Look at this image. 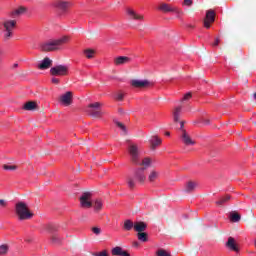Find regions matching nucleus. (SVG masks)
I'll return each mask as SVG.
<instances>
[{
	"instance_id": "obj_48",
	"label": "nucleus",
	"mask_w": 256,
	"mask_h": 256,
	"mask_svg": "<svg viewBox=\"0 0 256 256\" xmlns=\"http://www.w3.org/2000/svg\"><path fill=\"white\" fill-rule=\"evenodd\" d=\"M120 256H131V254H129V252L127 251H122V253L120 254Z\"/></svg>"
},
{
	"instance_id": "obj_23",
	"label": "nucleus",
	"mask_w": 256,
	"mask_h": 256,
	"mask_svg": "<svg viewBox=\"0 0 256 256\" xmlns=\"http://www.w3.org/2000/svg\"><path fill=\"white\" fill-rule=\"evenodd\" d=\"M23 109L25 111H35V109H37V103L33 101L27 102L24 104Z\"/></svg>"
},
{
	"instance_id": "obj_13",
	"label": "nucleus",
	"mask_w": 256,
	"mask_h": 256,
	"mask_svg": "<svg viewBox=\"0 0 256 256\" xmlns=\"http://www.w3.org/2000/svg\"><path fill=\"white\" fill-rule=\"evenodd\" d=\"M159 9L160 11H163V13H177L178 11L177 7L167 3L160 4Z\"/></svg>"
},
{
	"instance_id": "obj_19",
	"label": "nucleus",
	"mask_w": 256,
	"mask_h": 256,
	"mask_svg": "<svg viewBox=\"0 0 256 256\" xmlns=\"http://www.w3.org/2000/svg\"><path fill=\"white\" fill-rule=\"evenodd\" d=\"M150 141V148L152 151H155L159 145H161V139L157 136H152V138L149 140Z\"/></svg>"
},
{
	"instance_id": "obj_15",
	"label": "nucleus",
	"mask_w": 256,
	"mask_h": 256,
	"mask_svg": "<svg viewBox=\"0 0 256 256\" xmlns=\"http://www.w3.org/2000/svg\"><path fill=\"white\" fill-rule=\"evenodd\" d=\"M226 247L230 249V251H235L236 253L239 252V247H237V243L235 242V238L229 237L228 241L226 242Z\"/></svg>"
},
{
	"instance_id": "obj_17",
	"label": "nucleus",
	"mask_w": 256,
	"mask_h": 256,
	"mask_svg": "<svg viewBox=\"0 0 256 256\" xmlns=\"http://www.w3.org/2000/svg\"><path fill=\"white\" fill-rule=\"evenodd\" d=\"M147 230V223L139 221L134 223V231L143 233Z\"/></svg>"
},
{
	"instance_id": "obj_31",
	"label": "nucleus",
	"mask_w": 256,
	"mask_h": 256,
	"mask_svg": "<svg viewBox=\"0 0 256 256\" xmlns=\"http://www.w3.org/2000/svg\"><path fill=\"white\" fill-rule=\"evenodd\" d=\"M123 248L119 247V246H116L112 249L111 253L112 255L114 256H121V254L123 253Z\"/></svg>"
},
{
	"instance_id": "obj_5",
	"label": "nucleus",
	"mask_w": 256,
	"mask_h": 256,
	"mask_svg": "<svg viewBox=\"0 0 256 256\" xmlns=\"http://www.w3.org/2000/svg\"><path fill=\"white\" fill-rule=\"evenodd\" d=\"M50 75L53 77H65L69 75V67L65 65H57L50 69Z\"/></svg>"
},
{
	"instance_id": "obj_39",
	"label": "nucleus",
	"mask_w": 256,
	"mask_h": 256,
	"mask_svg": "<svg viewBox=\"0 0 256 256\" xmlns=\"http://www.w3.org/2000/svg\"><path fill=\"white\" fill-rule=\"evenodd\" d=\"M125 95L123 93H117L115 96H114V99H116V101H123Z\"/></svg>"
},
{
	"instance_id": "obj_35",
	"label": "nucleus",
	"mask_w": 256,
	"mask_h": 256,
	"mask_svg": "<svg viewBox=\"0 0 256 256\" xmlns=\"http://www.w3.org/2000/svg\"><path fill=\"white\" fill-rule=\"evenodd\" d=\"M127 183H128V187L130 189H134L135 188V180L133 178L129 177L127 179Z\"/></svg>"
},
{
	"instance_id": "obj_18",
	"label": "nucleus",
	"mask_w": 256,
	"mask_h": 256,
	"mask_svg": "<svg viewBox=\"0 0 256 256\" xmlns=\"http://www.w3.org/2000/svg\"><path fill=\"white\" fill-rule=\"evenodd\" d=\"M131 61V58L127 56H119L114 59L115 65H127Z\"/></svg>"
},
{
	"instance_id": "obj_43",
	"label": "nucleus",
	"mask_w": 256,
	"mask_h": 256,
	"mask_svg": "<svg viewBox=\"0 0 256 256\" xmlns=\"http://www.w3.org/2000/svg\"><path fill=\"white\" fill-rule=\"evenodd\" d=\"M94 256H109V253H107V250H103L101 252L94 254Z\"/></svg>"
},
{
	"instance_id": "obj_41",
	"label": "nucleus",
	"mask_w": 256,
	"mask_h": 256,
	"mask_svg": "<svg viewBox=\"0 0 256 256\" xmlns=\"http://www.w3.org/2000/svg\"><path fill=\"white\" fill-rule=\"evenodd\" d=\"M51 241H52V243H60L61 239L59 238V236L53 235L51 237Z\"/></svg>"
},
{
	"instance_id": "obj_12",
	"label": "nucleus",
	"mask_w": 256,
	"mask_h": 256,
	"mask_svg": "<svg viewBox=\"0 0 256 256\" xmlns=\"http://www.w3.org/2000/svg\"><path fill=\"white\" fill-rule=\"evenodd\" d=\"M60 103L65 105L66 107H69L71 103H73V92L68 91L59 98Z\"/></svg>"
},
{
	"instance_id": "obj_21",
	"label": "nucleus",
	"mask_w": 256,
	"mask_h": 256,
	"mask_svg": "<svg viewBox=\"0 0 256 256\" xmlns=\"http://www.w3.org/2000/svg\"><path fill=\"white\" fill-rule=\"evenodd\" d=\"M197 189V182L189 181L184 188L185 193H193Z\"/></svg>"
},
{
	"instance_id": "obj_50",
	"label": "nucleus",
	"mask_w": 256,
	"mask_h": 256,
	"mask_svg": "<svg viewBox=\"0 0 256 256\" xmlns=\"http://www.w3.org/2000/svg\"><path fill=\"white\" fill-rule=\"evenodd\" d=\"M2 56H3V52L0 51V65H1V63H3V58H2Z\"/></svg>"
},
{
	"instance_id": "obj_37",
	"label": "nucleus",
	"mask_w": 256,
	"mask_h": 256,
	"mask_svg": "<svg viewBox=\"0 0 256 256\" xmlns=\"http://www.w3.org/2000/svg\"><path fill=\"white\" fill-rule=\"evenodd\" d=\"M157 256H171V254H169L167 251L160 249L156 252Z\"/></svg>"
},
{
	"instance_id": "obj_25",
	"label": "nucleus",
	"mask_w": 256,
	"mask_h": 256,
	"mask_svg": "<svg viewBox=\"0 0 256 256\" xmlns=\"http://www.w3.org/2000/svg\"><path fill=\"white\" fill-rule=\"evenodd\" d=\"M123 229L124 231H131V229H135V223H133V221L130 219H127L124 221Z\"/></svg>"
},
{
	"instance_id": "obj_45",
	"label": "nucleus",
	"mask_w": 256,
	"mask_h": 256,
	"mask_svg": "<svg viewBox=\"0 0 256 256\" xmlns=\"http://www.w3.org/2000/svg\"><path fill=\"white\" fill-rule=\"evenodd\" d=\"M184 5L191 7L193 5V1L192 0H184Z\"/></svg>"
},
{
	"instance_id": "obj_38",
	"label": "nucleus",
	"mask_w": 256,
	"mask_h": 256,
	"mask_svg": "<svg viewBox=\"0 0 256 256\" xmlns=\"http://www.w3.org/2000/svg\"><path fill=\"white\" fill-rule=\"evenodd\" d=\"M141 165H144V167H149L151 165V159L150 158H144Z\"/></svg>"
},
{
	"instance_id": "obj_11",
	"label": "nucleus",
	"mask_w": 256,
	"mask_h": 256,
	"mask_svg": "<svg viewBox=\"0 0 256 256\" xmlns=\"http://www.w3.org/2000/svg\"><path fill=\"white\" fill-rule=\"evenodd\" d=\"M211 23H215V11L208 10L206 12V18L204 19V27L209 29L211 27Z\"/></svg>"
},
{
	"instance_id": "obj_28",
	"label": "nucleus",
	"mask_w": 256,
	"mask_h": 256,
	"mask_svg": "<svg viewBox=\"0 0 256 256\" xmlns=\"http://www.w3.org/2000/svg\"><path fill=\"white\" fill-rule=\"evenodd\" d=\"M138 241L142 243H147L149 241V235L146 232H138L137 233Z\"/></svg>"
},
{
	"instance_id": "obj_1",
	"label": "nucleus",
	"mask_w": 256,
	"mask_h": 256,
	"mask_svg": "<svg viewBox=\"0 0 256 256\" xmlns=\"http://www.w3.org/2000/svg\"><path fill=\"white\" fill-rule=\"evenodd\" d=\"M67 43H69V38L67 36H63L59 39L42 44L41 49L45 52L59 51V49H61Z\"/></svg>"
},
{
	"instance_id": "obj_7",
	"label": "nucleus",
	"mask_w": 256,
	"mask_h": 256,
	"mask_svg": "<svg viewBox=\"0 0 256 256\" xmlns=\"http://www.w3.org/2000/svg\"><path fill=\"white\" fill-rule=\"evenodd\" d=\"M91 195V192H84L80 197V205L84 209L93 207V202H91Z\"/></svg>"
},
{
	"instance_id": "obj_14",
	"label": "nucleus",
	"mask_w": 256,
	"mask_h": 256,
	"mask_svg": "<svg viewBox=\"0 0 256 256\" xmlns=\"http://www.w3.org/2000/svg\"><path fill=\"white\" fill-rule=\"evenodd\" d=\"M54 7H57V9H60V11L65 12L67 9H69V7H71V2L59 0L54 3Z\"/></svg>"
},
{
	"instance_id": "obj_33",
	"label": "nucleus",
	"mask_w": 256,
	"mask_h": 256,
	"mask_svg": "<svg viewBox=\"0 0 256 256\" xmlns=\"http://www.w3.org/2000/svg\"><path fill=\"white\" fill-rule=\"evenodd\" d=\"M9 251V246L3 244L0 246V255H7Z\"/></svg>"
},
{
	"instance_id": "obj_40",
	"label": "nucleus",
	"mask_w": 256,
	"mask_h": 256,
	"mask_svg": "<svg viewBox=\"0 0 256 256\" xmlns=\"http://www.w3.org/2000/svg\"><path fill=\"white\" fill-rule=\"evenodd\" d=\"M47 229L50 231V233H54V231H57V226L50 224L47 226Z\"/></svg>"
},
{
	"instance_id": "obj_34",
	"label": "nucleus",
	"mask_w": 256,
	"mask_h": 256,
	"mask_svg": "<svg viewBox=\"0 0 256 256\" xmlns=\"http://www.w3.org/2000/svg\"><path fill=\"white\" fill-rule=\"evenodd\" d=\"M117 127L123 131V135H127V127H125L124 123L116 122Z\"/></svg>"
},
{
	"instance_id": "obj_30",
	"label": "nucleus",
	"mask_w": 256,
	"mask_h": 256,
	"mask_svg": "<svg viewBox=\"0 0 256 256\" xmlns=\"http://www.w3.org/2000/svg\"><path fill=\"white\" fill-rule=\"evenodd\" d=\"M93 207L95 211H101V209H103V201L99 199L95 200V202L93 203Z\"/></svg>"
},
{
	"instance_id": "obj_49",
	"label": "nucleus",
	"mask_w": 256,
	"mask_h": 256,
	"mask_svg": "<svg viewBox=\"0 0 256 256\" xmlns=\"http://www.w3.org/2000/svg\"><path fill=\"white\" fill-rule=\"evenodd\" d=\"M52 83H55V85H58L59 79L58 78H53L52 79Z\"/></svg>"
},
{
	"instance_id": "obj_27",
	"label": "nucleus",
	"mask_w": 256,
	"mask_h": 256,
	"mask_svg": "<svg viewBox=\"0 0 256 256\" xmlns=\"http://www.w3.org/2000/svg\"><path fill=\"white\" fill-rule=\"evenodd\" d=\"M181 106H178L173 111L174 123H179V117L181 116Z\"/></svg>"
},
{
	"instance_id": "obj_20",
	"label": "nucleus",
	"mask_w": 256,
	"mask_h": 256,
	"mask_svg": "<svg viewBox=\"0 0 256 256\" xmlns=\"http://www.w3.org/2000/svg\"><path fill=\"white\" fill-rule=\"evenodd\" d=\"M27 12V8L25 6H20L16 10L11 12V17H19L24 15Z\"/></svg>"
},
{
	"instance_id": "obj_3",
	"label": "nucleus",
	"mask_w": 256,
	"mask_h": 256,
	"mask_svg": "<svg viewBox=\"0 0 256 256\" xmlns=\"http://www.w3.org/2000/svg\"><path fill=\"white\" fill-rule=\"evenodd\" d=\"M101 107H103V104H101V102L91 103L87 106L86 113H88V115H90L91 117H102L103 112L101 111Z\"/></svg>"
},
{
	"instance_id": "obj_53",
	"label": "nucleus",
	"mask_w": 256,
	"mask_h": 256,
	"mask_svg": "<svg viewBox=\"0 0 256 256\" xmlns=\"http://www.w3.org/2000/svg\"><path fill=\"white\" fill-rule=\"evenodd\" d=\"M14 67H19V64H14Z\"/></svg>"
},
{
	"instance_id": "obj_54",
	"label": "nucleus",
	"mask_w": 256,
	"mask_h": 256,
	"mask_svg": "<svg viewBox=\"0 0 256 256\" xmlns=\"http://www.w3.org/2000/svg\"><path fill=\"white\" fill-rule=\"evenodd\" d=\"M134 245L137 247V245H139V243L135 242Z\"/></svg>"
},
{
	"instance_id": "obj_42",
	"label": "nucleus",
	"mask_w": 256,
	"mask_h": 256,
	"mask_svg": "<svg viewBox=\"0 0 256 256\" xmlns=\"http://www.w3.org/2000/svg\"><path fill=\"white\" fill-rule=\"evenodd\" d=\"M92 232H93L95 235H101V228H99V227H93V228H92Z\"/></svg>"
},
{
	"instance_id": "obj_6",
	"label": "nucleus",
	"mask_w": 256,
	"mask_h": 256,
	"mask_svg": "<svg viewBox=\"0 0 256 256\" xmlns=\"http://www.w3.org/2000/svg\"><path fill=\"white\" fill-rule=\"evenodd\" d=\"M130 85L136 89H147V87H152L153 83L149 80L133 79Z\"/></svg>"
},
{
	"instance_id": "obj_24",
	"label": "nucleus",
	"mask_w": 256,
	"mask_h": 256,
	"mask_svg": "<svg viewBox=\"0 0 256 256\" xmlns=\"http://www.w3.org/2000/svg\"><path fill=\"white\" fill-rule=\"evenodd\" d=\"M230 221L232 223H239L241 221V214L239 212H231L230 213Z\"/></svg>"
},
{
	"instance_id": "obj_8",
	"label": "nucleus",
	"mask_w": 256,
	"mask_h": 256,
	"mask_svg": "<svg viewBox=\"0 0 256 256\" xmlns=\"http://www.w3.org/2000/svg\"><path fill=\"white\" fill-rule=\"evenodd\" d=\"M145 167L138 168L134 171V179L140 184L145 183L147 176L145 175Z\"/></svg>"
},
{
	"instance_id": "obj_51",
	"label": "nucleus",
	"mask_w": 256,
	"mask_h": 256,
	"mask_svg": "<svg viewBox=\"0 0 256 256\" xmlns=\"http://www.w3.org/2000/svg\"><path fill=\"white\" fill-rule=\"evenodd\" d=\"M165 135L166 137H169L171 135V132H166Z\"/></svg>"
},
{
	"instance_id": "obj_9",
	"label": "nucleus",
	"mask_w": 256,
	"mask_h": 256,
	"mask_svg": "<svg viewBox=\"0 0 256 256\" xmlns=\"http://www.w3.org/2000/svg\"><path fill=\"white\" fill-rule=\"evenodd\" d=\"M183 127H185V122L180 121V129L182 131L183 143H185L186 145H195V141L193 139H191V136H189V134H187V131H185L183 129Z\"/></svg>"
},
{
	"instance_id": "obj_52",
	"label": "nucleus",
	"mask_w": 256,
	"mask_h": 256,
	"mask_svg": "<svg viewBox=\"0 0 256 256\" xmlns=\"http://www.w3.org/2000/svg\"><path fill=\"white\" fill-rule=\"evenodd\" d=\"M204 123H206V125H209V120H204Z\"/></svg>"
},
{
	"instance_id": "obj_32",
	"label": "nucleus",
	"mask_w": 256,
	"mask_h": 256,
	"mask_svg": "<svg viewBox=\"0 0 256 256\" xmlns=\"http://www.w3.org/2000/svg\"><path fill=\"white\" fill-rule=\"evenodd\" d=\"M157 177H159V173L157 171H152L148 176V180L150 181V183H153V181H155Z\"/></svg>"
},
{
	"instance_id": "obj_44",
	"label": "nucleus",
	"mask_w": 256,
	"mask_h": 256,
	"mask_svg": "<svg viewBox=\"0 0 256 256\" xmlns=\"http://www.w3.org/2000/svg\"><path fill=\"white\" fill-rule=\"evenodd\" d=\"M191 97H193V95L190 92H188L186 95H184L183 101H189V99H191Z\"/></svg>"
},
{
	"instance_id": "obj_47",
	"label": "nucleus",
	"mask_w": 256,
	"mask_h": 256,
	"mask_svg": "<svg viewBox=\"0 0 256 256\" xmlns=\"http://www.w3.org/2000/svg\"><path fill=\"white\" fill-rule=\"evenodd\" d=\"M219 38L215 39V42L212 44V47H217L219 45Z\"/></svg>"
},
{
	"instance_id": "obj_36",
	"label": "nucleus",
	"mask_w": 256,
	"mask_h": 256,
	"mask_svg": "<svg viewBox=\"0 0 256 256\" xmlns=\"http://www.w3.org/2000/svg\"><path fill=\"white\" fill-rule=\"evenodd\" d=\"M3 169H5V171H15V169H17V166L5 164V165L3 166Z\"/></svg>"
},
{
	"instance_id": "obj_10",
	"label": "nucleus",
	"mask_w": 256,
	"mask_h": 256,
	"mask_svg": "<svg viewBox=\"0 0 256 256\" xmlns=\"http://www.w3.org/2000/svg\"><path fill=\"white\" fill-rule=\"evenodd\" d=\"M128 151L131 155L132 162H134L135 165H139V148L137 147V145H130Z\"/></svg>"
},
{
	"instance_id": "obj_2",
	"label": "nucleus",
	"mask_w": 256,
	"mask_h": 256,
	"mask_svg": "<svg viewBox=\"0 0 256 256\" xmlns=\"http://www.w3.org/2000/svg\"><path fill=\"white\" fill-rule=\"evenodd\" d=\"M16 215L20 221H27L33 217V213L29 211V207L25 202H18L16 204Z\"/></svg>"
},
{
	"instance_id": "obj_46",
	"label": "nucleus",
	"mask_w": 256,
	"mask_h": 256,
	"mask_svg": "<svg viewBox=\"0 0 256 256\" xmlns=\"http://www.w3.org/2000/svg\"><path fill=\"white\" fill-rule=\"evenodd\" d=\"M0 207H7V201L0 199Z\"/></svg>"
},
{
	"instance_id": "obj_29",
	"label": "nucleus",
	"mask_w": 256,
	"mask_h": 256,
	"mask_svg": "<svg viewBox=\"0 0 256 256\" xmlns=\"http://www.w3.org/2000/svg\"><path fill=\"white\" fill-rule=\"evenodd\" d=\"M84 55L87 59H93V57H95V50L86 49V50H84Z\"/></svg>"
},
{
	"instance_id": "obj_16",
	"label": "nucleus",
	"mask_w": 256,
	"mask_h": 256,
	"mask_svg": "<svg viewBox=\"0 0 256 256\" xmlns=\"http://www.w3.org/2000/svg\"><path fill=\"white\" fill-rule=\"evenodd\" d=\"M51 65H53V60H50L49 57H46L42 60V62L38 65V69H40L41 71L45 70V69H49V67H51Z\"/></svg>"
},
{
	"instance_id": "obj_4",
	"label": "nucleus",
	"mask_w": 256,
	"mask_h": 256,
	"mask_svg": "<svg viewBox=\"0 0 256 256\" xmlns=\"http://www.w3.org/2000/svg\"><path fill=\"white\" fill-rule=\"evenodd\" d=\"M4 27V38L5 39H11L13 37V31L15 30V27H17V21L16 20H5L3 22Z\"/></svg>"
},
{
	"instance_id": "obj_22",
	"label": "nucleus",
	"mask_w": 256,
	"mask_h": 256,
	"mask_svg": "<svg viewBox=\"0 0 256 256\" xmlns=\"http://www.w3.org/2000/svg\"><path fill=\"white\" fill-rule=\"evenodd\" d=\"M229 201H231V195H225L219 198L218 201H216V205H218L219 207H223V205H225V203H229Z\"/></svg>"
},
{
	"instance_id": "obj_26",
	"label": "nucleus",
	"mask_w": 256,
	"mask_h": 256,
	"mask_svg": "<svg viewBox=\"0 0 256 256\" xmlns=\"http://www.w3.org/2000/svg\"><path fill=\"white\" fill-rule=\"evenodd\" d=\"M127 13L132 19H136L137 21H141L143 19V15L135 13V11H133L132 9L128 8Z\"/></svg>"
}]
</instances>
